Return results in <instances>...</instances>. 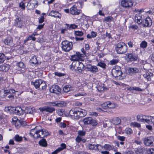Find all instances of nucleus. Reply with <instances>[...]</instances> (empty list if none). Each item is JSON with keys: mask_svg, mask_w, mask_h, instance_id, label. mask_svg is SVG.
Here are the masks:
<instances>
[{"mask_svg": "<svg viewBox=\"0 0 154 154\" xmlns=\"http://www.w3.org/2000/svg\"><path fill=\"white\" fill-rule=\"evenodd\" d=\"M118 61H119L117 60L113 59L110 61V64L112 65L116 64L118 62Z\"/></svg>", "mask_w": 154, "mask_h": 154, "instance_id": "59", "label": "nucleus"}, {"mask_svg": "<svg viewBox=\"0 0 154 154\" xmlns=\"http://www.w3.org/2000/svg\"><path fill=\"white\" fill-rule=\"evenodd\" d=\"M61 44L62 50L66 52L69 51L72 49L73 47L72 42L67 40L63 41Z\"/></svg>", "mask_w": 154, "mask_h": 154, "instance_id": "3", "label": "nucleus"}, {"mask_svg": "<svg viewBox=\"0 0 154 154\" xmlns=\"http://www.w3.org/2000/svg\"><path fill=\"white\" fill-rule=\"evenodd\" d=\"M54 74L55 75H57L59 77L63 76L64 75V74L63 73L57 72H55Z\"/></svg>", "mask_w": 154, "mask_h": 154, "instance_id": "61", "label": "nucleus"}, {"mask_svg": "<svg viewBox=\"0 0 154 154\" xmlns=\"http://www.w3.org/2000/svg\"><path fill=\"white\" fill-rule=\"evenodd\" d=\"M91 117H88L84 118L82 120L83 122L85 125H88L90 123L91 120Z\"/></svg>", "mask_w": 154, "mask_h": 154, "instance_id": "38", "label": "nucleus"}, {"mask_svg": "<svg viewBox=\"0 0 154 154\" xmlns=\"http://www.w3.org/2000/svg\"><path fill=\"white\" fill-rule=\"evenodd\" d=\"M113 19V17L110 16L105 17L104 19V21L107 22H109L112 21Z\"/></svg>", "mask_w": 154, "mask_h": 154, "instance_id": "48", "label": "nucleus"}, {"mask_svg": "<svg viewBox=\"0 0 154 154\" xmlns=\"http://www.w3.org/2000/svg\"><path fill=\"white\" fill-rule=\"evenodd\" d=\"M20 119H17V117H14L12 120L15 122V125L17 128H18L21 125L25 126L26 124V122L23 118L20 117Z\"/></svg>", "mask_w": 154, "mask_h": 154, "instance_id": "7", "label": "nucleus"}, {"mask_svg": "<svg viewBox=\"0 0 154 154\" xmlns=\"http://www.w3.org/2000/svg\"><path fill=\"white\" fill-rule=\"evenodd\" d=\"M91 34L92 38H94L96 36L97 33L96 32L92 31L91 32Z\"/></svg>", "mask_w": 154, "mask_h": 154, "instance_id": "64", "label": "nucleus"}, {"mask_svg": "<svg viewBox=\"0 0 154 154\" xmlns=\"http://www.w3.org/2000/svg\"><path fill=\"white\" fill-rule=\"evenodd\" d=\"M109 103V101L105 102L101 105V106L104 109H108V104Z\"/></svg>", "mask_w": 154, "mask_h": 154, "instance_id": "51", "label": "nucleus"}, {"mask_svg": "<svg viewBox=\"0 0 154 154\" xmlns=\"http://www.w3.org/2000/svg\"><path fill=\"white\" fill-rule=\"evenodd\" d=\"M17 66L21 69L22 71H20V72H22V71H24V70H22V69H24L25 67V66L23 63L21 62H19L17 63Z\"/></svg>", "mask_w": 154, "mask_h": 154, "instance_id": "39", "label": "nucleus"}, {"mask_svg": "<svg viewBox=\"0 0 154 154\" xmlns=\"http://www.w3.org/2000/svg\"><path fill=\"white\" fill-rule=\"evenodd\" d=\"M139 69L137 68H131L128 70V72L130 74H133L137 73Z\"/></svg>", "mask_w": 154, "mask_h": 154, "instance_id": "36", "label": "nucleus"}, {"mask_svg": "<svg viewBox=\"0 0 154 154\" xmlns=\"http://www.w3.org/2000/svg\"><path fill=\"white\" fill-rule=\"evenodd\" d=\"M39 109L42 112H46L49 113H52L54 111H55V109L52 107H49L48 106H45L39 108Z\"/></svg>", "mask_w": 154, "mask_h": 154, "instance_id": "16", "label": "nucleus"}, {"mask_svg": "<svg viewBox=\"0 0 154 154\" xmlns=\"http://www.w3.org/2000/svg\"><path fill=\"white\" fill-rule=\"evenodd\" d=\"M142 23L143 25L146 27L150 26L152 24V20L149 17H147L144 20L142 21Z\"/></svg>", "mask_w": 154, "mask_h": 154, "instance_id": "18", "label": "nucleus"}, {"mask_svg": "<svg viewBox=\"0 0 154 154\" xmlns=\"http://www.w3.org/2000/svg\"><path fill=\"white\" fill-rule=\"evenodd\" d=\"M6 59H8V58L3 53H0V63H3Z\"/></svg>", "mask_w": 154, "mask_h": 154, "instance_id": "35", "label": "nucleus"}, {"mask_svg": "<svg viewBox=\"0 0 154 154\" xmlns=\"http://www.w3.org/2000/svg\"><path fill=\"white\" fill-rule=\"evenodd\" d=\"M97 90L100 92H103V91L107 90V88H105L103 85L101 86L98 85L97 87Z\"/></svg>", "mask_w": 154, "mask_h": 154, "instance_id": "40", "label": "nucleus"}, {"mask_svg": "<svg viewBox=\"0 0 154 154\" xmlns=\"http://www.w3.org/2000/svg\"><path fill=\"white\" fill-rule=\"evenodd\" d=\"M22 137L21 136H20L18 134L16 135L14 137V140L18 142H20L22 141Z\"/></svg>", "mask_w": 154, "mask_h": 154, "instance_id": "43", "label": "nucleus"}, {"mask_svg": "<svg viewBox=\"0 0 154 154\" xmlns=\"http://www.w3.org/2000/svg\"><path fill=\"white\" fill-rule=\"evenodd\" d=\"M109 103L108 104V109H112L116 107V105L113 103H112L109 101Z\"/></svg>", "mask_w": 154, "mask_h": 154, "instance_id": "52", "label": "nucleus"}, {"mask_svg": "<svg viewBox=\"0 0 154 154\" xmlns=\"http://www.w3.org/2000/svg\"><path fill=\"white\" fill-rule=\"evenodd\" d=\"M48 15L58 18H60L61 17V14L58 11L53 10L51 11L49 13Z\"/></svg>", "mask_w": 154, "mask_h": 154, "instance_id": "26", "label": "nucleus"}, {"mask_svg": "<svg viewBox=\"0 0 154 154\" xmlns=\"http://www.w3.org/2000/svg\"><path fill=\"white\" fill-rule=\"evenodd\" d=\"M111 72L113 77L118 79H121V76L122 73L120 67L117 66L115 68H113Z\"/></svg>", "mask_w": 154, "mask_h": 154, "instance_id": "4", "label": "nucleus"}, {"mask_svg": "<svg viewBox=\"0 0 154 154\" xmlns=\"http://www.w3.org/2000/svg\"><path fill=\"white\" fill-rule=\"evenodd\" d=\"M133 2L131 0H122L121 5L122 7L125 8H131L133 5Z\"/></svg>", "mask_w": 154, "mask_h": 154, "instance_id": "8", "label": "nucleus"}, {"mask_svg": "<svg viewBox=\"0 0 154 154\" xmlns=\"http://www.w3.org/2000/svg\"><path fill=\"white\" fill-rule=\"evenodd\" d=\"M103 148L104 150L107 151H110L112 149V146L108 144H105L103 146Z\"/></svg>", "mask_w": 154, "mask_h": 154, "instance_id": "41", "label": "nucleus"}, {"mask_svg": "<svg viewBox=\"0 0 154 154\" xmlns=\"http://www.w3.org/2000/svg\"><path fill=\"white\" fill-rule=\"evenodd\" d=\"M38 2L36 0H30L28 2L27 7L28 9L32 10L38 6Z\"/></svg>", "mask_w": 154, "mask_h": 154, "instance_id": "9", "label": "nucleus"}, {"mask_svg": "<svg viewBox=\"0 0 154 154\" xmlns=\"http://www.w3.org/2000/svg\"><path fill=\"white\" fill-rule=\"evenodd\" d=\"M41 83H40L39 89L45 90L47 87L45 82L41 79Z\"/></svg>", "mask_w": 154, "mask_h": 154, "instance_id": "33", "label": "nucleus"}, {"mask_svg": "<svg viewBox=\"0 0 154 154\" xmlns=\"http://www.w3.org/2000/svg\"><path fill=\"white\" fill-rule=\"evenodd\" d=\"M10 68L9 65L4 64L0 66V71H2L7 72Z\"/></svg>", "mask_w": 154, "mask_h": 154, "instance_id": "24", "label": "nucleus"}, {"mask_svg": "<svg viewBox=\"0 0 154 154\" xmlns=\"http://www.w3.org/2000/svg\"><path fill=\"white\" fill-rule=\"evenodd\" d=\"M145 145L148 146H152L154 145V137H149L145 138L144 140Z\"/></svg>", "mask_w": 154, "mask_h": 154, "instance_id": "10", "label": "nucleus"}, {"mask_svg": "<svg viewBox=\"0 0 154 154\" xmlns=\"http://www.w3.org/2000/svg\"><path fill=\"white\" fill-rule=\"evenodd\" d=\"M92 66H93L91 64L87 65L86 66V68L87 69L88 71H90L91 69Z\"/></svg>", "mask_w": 154, "mask_h": 154, "instance_id": "63", "label": "nucleus"}, {"mask_svg": "<svg viewBox=\"0 0 154 154\" xmlns=\"http://www.w3.org/2000/svg\"><path fill=\"white\" fill-rule=\"evenodd\" d=\"M98 71V69L96 66H93L90 72L92 73H95Z\"/></svg>", "mask_w": 154, "mask_h": 154, "instance_id": "47", "label": "nucleus"}, {"mask_svg": "<svg viewBox=\"0 0 154 154\" xmlns=\"http://www.w3.org/2000/svg\"><path fill=\"white\" fill-rule=\"evenodd\" d=\"M39 23H43L44 20V18L43 16H41L39 18Z\"/></svg>", "mask_w": 154, "mask_h": 154, "instance_id": "60", "label": "nucleus"}, {"mask_svg": "<svg viewBox=\"0 0 154 154\" xmlns=\"http://www.w3.org/2000/svg\"><path fill=\"white\" fill-rule=\"evenodd\" d=\"M70 11L71 14L74 15H79L80 13V11L77 9L75 5L73 6L70 8Z\"/></svg>", "mask_w": 154, "mask_h": 154, "instance_id": "20", "label": "nucleus"}, {"mask_svg": "<svg viewBox=\"0 0 154 154\" xmlns=\"http://www.w3.org/2000/svg\"><path fill=\"white\" fill-rule=\"evenodd\" d=\"M71 60L72 61H73L72 64L75 62L77 61H79V59L81 57H84L83 54H81L79 52H76V54L73 55L71 56Z\"/></svg>", "mask_w": 154, "mask_h": 154, "instance_id": "13", "label": "nucleus"}, {"mask_svg": "<svg viewBox=\"0 0 154 154\" xmlns=\"http://www.w3.org/2000/svg\"><path fill=\"white\" fill-rule=\"evenodd\" d=\"M39 145L43 147H46L47 145V143L46 140L45 139H42L39 142Z\"/></svg>", "mask_w": 154, "mask_h": 154, "instance_id": "37", "label": "nucleus"}, {"mask_svg": "<svg viewBox=\"0 0 154 154\" xmlns=\"http://www.w3.org/2000/svg\"><path fill=\"white\" fill-rule=\"evenodd\" d=\"M153 74L152 73L150 72H147L145 74L143 75V77L146 78L148 81H151V77L152 76Z\"/></svg>", "mask_w": 154, "mask_h": 154, "instance_id": "32", "label": "nucleus"}, {"mask_svg": "<svg viewBox=\"0 0 154 154\" xmlns=\"http://www.w3.org/2000/svg\"><path fill=\"white\" fill-rule=\"evenodd\" d=\"M6 109L8 111L11 109L14 112H15V113L19 115L23 114L25 112L19 106L12 107L11 106H8L6 108Z\"/></svg>", "mask_w": 154, "mask_h": 154, "instance_id": "6", "label": "nucleus"}, {"mask_svg": "<svg viewBox=\"0 0 154 154\" xmlns=\"http://www.w3.org/2000/svg\"><path fill=\"white\" fill-rule=\"evenodd\" d=\"M144 122L149 123L150 122H154V117L143 115Z\"/></svg>", "mask_w": 154, "mask_h": 154, "instance_id": "22", "label": "nucleus"}, {"mask_svg": "<svg viewBox=\"0 0 154 154\" xmlns=\"http://www.w3.org/2000/svg\"><path fill=\"white\" fill-rule=\"evenodd\" d=\"M24 112L27 114H32L33 113V111L32 108L30 107H26L25 108Z\"/></svg>", "mask_w": 154, "mask_h": 154, "instance_id": "44", "label": "nucleus"}, {"mask_svg": "<svg viewBox=\"0 0 154 154\" xmlns=\"http://www.w3.org/2000/svg\"><path fill=\"white\" fill-rule=\"evenodd\" d=\"M147 45V42L145 41H143L140 44V47L143 48H146Z\"/></svg>", "mask_w": 154, "mask_h": 154, "instance_id": "46", "label": "nucleus"}, {"mask_svg": "<svg viewBox=\"0 0 154 154\" xmlns=\"http://www.w3.org/2000/svg\"><path fill=\"white\" fill-rule=\"evenodd\" d=\"M23 22L20 18H16L14 22V25L19 28H21L23 26Z\"/></svg>", "mask_w": 154, "mask_h": 154, "instance_id": "23", "label": "nucleus"}, {"mask_svg": "<svg viewBox=\"0 0 154 154\" xmlns=\"http://www.w3.org/2000/svg\"><path fill=\"white\" fill-rule=\"evenodd\" d=\"M10 68L9 65L4 64L0 66V71H2L7 72Z\"/></svg>", "mask_w": 154, "mask_h": 154, "instance_id": "25", "label": "nucleus"}, {"mask_svg": "<svg viewBox=\"0 0 154 154\" xmlns=\"http://www.w3.org/2000/svg\"><path fill=\"white\" fill-rule=\"evenodd\" d=\"M87 114L86 110L79 108L72 109L69 112V116L74 119H78L80 117H83Z\"/></svg>", "mask_w": 154, "mask_h": 154, "instance_id": "1", "label": "nucleus"}, {"mask_svg": "<svg viewBox=\"0 0 154 154\" xmlns=\"http://www.w3.org/2000/svg\"><path fill=\"white\" fill-rule=\"evenodd\" d=\"M52 106L58 107H63L66 106V103L63 101L51 102Z\"/></svg>", "mask_w": 154, "mask_h": 154, "instance_id": "21", "label": "nucleus"}, {"mask_svg": "<svg viewBox=\"0 0 154 154\" xmlns=\"http://www.w3.org/2000/svg\"><path fill=\"white\" fill-rule=\"evenodd\" d=\"M126 59L128 61H134L137 60V56L133 53H127L126 54Z\"/></svg>", "mask_w": 154, "mask_h": 154, "instance_id": "11", "label": "nucleus"}, {"mask_svg": "<svg viewBox=\"0 0 154 154\" xmlns=\"http://www.w3.org/2000/svg\"><path fill=\"white\" fill-rule=\"evenodd\" d=\"M41 79L37 80L35 82H32L31 84L34 85L36 89H39L40 83H41Z\"/></svg>", "mask_w": 154, "mask_h": 154, "instance_id": "28", "label": "nucleus"}, {"mask_svg": "<svg viewBox=\"0 0 154 154\" xmlns=\"http://www.w3.org/2000/svg\"><path fill=\"white\" fill-rule=\"evenodd\" d=\"M75 33L76 35L78 36H81L83 35V33L82 31H75Z\"/></svg>", "mask_w": 154, "mask_h": 154, "instance_id": "54", "label": "nucleus"}, {"mask_svg": "<svg viewBox=\"0 0 154 154\" xmlns=\"http://www.w3.org/2000/svg\"><path fill=\"white\" fill-rule=\"evenodd\" d=\"M91 121L89 124L93 126H96L97 125V122L96 120L93 119L92 118Z\"/></svg>", "mask_w": 154, "mask_h": 154, "instance_id": "49", "label": "nucleus"}, {"mask_svg": "<svg viewBox=\"0 0 154 154\" xmlns=\"http://www.w3.org/2000/svg\"><path fill=\"white\" fill-rule=\"evenodd\" d=\"M86 134V131L83 130H79L78 131V135L76 138V141L79 143L82 141V137L84 136Z\"/></svg>", "mask_w": 154, "mask_h": 154, "instance_id": "15", "label": "nucleus"}, {"mask_svg": "<svg viewBox=\"0 0 154 154\" xmlns=\"http://www.w3.org/2000/svg\"><path fill=\"white\" fill-rule=\"evenodd\" d=\"M12 39L11 37H8L6 39H5L4 43L5 44L8 45H11L12 43Z\"/></svg>", "mask_w": 154, "mask_h": 154, "instance_id": "34", "label": "nucleus"}, {"mask_svg": "<svg viewBox=\"0 0 154 154\" xmlns=\"http://www.w3.org/2000/svg\"><path fill=\"white\" fill-rule=\"evenodd\" d=\"M100 146V148H102V146L100 144L95 145L93 143H89L88 145V147L89 149L94 150L97 151L99 149V146Z\"/></svg>", "mask_w": 154, "mask_h": 154, "instance_id": "19", "label": "nucleus"}, {"mask_svg": "<svg viewBox=\"0 0 154 154\" xmlns=\"http://www.w3.org/2000/svg\"><path fill=\"white\" fill-rule=\"evenodd\" d=\"M117 138L118 140L122 141H123L125 140V137L124 136H118L117 137Z\"/></svg>", "mask_w": 154, "mask_h": 154, "instance_id": "62", "label": "nucleus"}, {"mask_svg": "<svg viewBox=\"0 0 154 154\" xmlns=\"http://www.w3.org/2000/svg\"><path fill=\"white\" fill-rule=\"evenodd\" d=\"M112 123L114 125H119L121 124V120L118 117H115L112 120Z\"/></svg>", "mask_w": 154, "mask_h": 154, "instance_id": "30", "label": "nucleus"}, {"mask_svg": "<svg viewBox=\"0 0 154 154\" xmlns=\"http://www.w3.org/2000/svg\"><path fill=\"white\" fill-rule=\"evenodd\" d=\"M97 66H99L103 68H105L106 66V64L103 62H100L98 63Z\"/></svg>", "mask_w": 154, "mask_h": 154, "instance_id": "55", "label": "nucleus"}, {"mask_svg": "<svg viewBox=\"0 0 154 154\" xmlns=\"http://www.w3.org/2000/svg\"><path fill=\"white\" fill-rule=\"evenodd\" d=\"M127 46L124 42H120L115 46V51L119 54H123L127 51Z\"/></svg>", "mask_w": 154, "mask_h": 154, "instance_id": "2", "label": "nucleus"}, {"mask_svg": "<svg viewBox=\"0 0 154 154\" xmlns=\"http://www.w3.org/2000/svg\"><path fill=\"white\" fill-rule=\"evenodd\" d=\"M125 133L127 134H131L133 133L132 129L129 128H126L125 129Z\"/></svg>", "mask_w": 154, "mask_h": 154, "instance_id": "50", "label": "nucleus"}, {"mask_svg": "<svg viewBox=\"0 0 154 154\" xmlns=\"http://www.w3.org/2000/svg\"><path fill=\"white\" fill-rule=\"evenodd\" d=\"M137 121L144 122L143 115H138L137 117Z\"/></svg>", "mask_w": 154, "mask_h": 154, "instance_id": "53", "label": "nucleus"}, {"mask_svg": "<svg viewBox=\"0 0 154 154\" xmlns=\"http://www.w3.org/2000/svg\"><path fill=\"white\" fill-rule=\"evenodd\" d=\"M49 135L48 132L45 129L37 130V134L35 135V139L38 138H42L48 136Z\"/></svg>", "mask_w": 154, "mask_h": 154, "instance_id": "5", "label": "nucleus"}, {"mask_svg": "<svg viewBox=\"0 0 154 154\" xmlns=\"http://www.w3.org/2000/svg\"><path fill=\"white\" fill-rule=\"evenodd\" d=\"M50 91L51 92L59 94L60 93L61 89L58 85H53L50 88Z\"/></svg>", "mask_w": 154, "mask_h": 154, "instance_id": "14", "label": "nucleus"}, {"mask_svg": "<svg viewBox=\"0 0 154 154\" xmlns=\"http://www.w3.org/2000/svg\"><path fill=\"white\" fill-rule=\"evenodd\" d=\"M66 146L65 144L64 143H62L61 144V147L58 148L61 151L63 149H65L66 148Z\"/></svg>", "mask_w": 154, "mask_h": 154, "instance_id": "57", "label": "nucleus"}, {"mask_svg": "<svg viewBox=\"0 0 154 154\" xmlns=\"http://www.w3.org/2000/svg\"><path fill=\"white\" fill-rule=\"evenodd\" d=\"M75 66L77 67V70L79 72H82L85 70V65L79 61H77L75 62Z\"/></svg>", "mask_w": 154, "mask_h": 154, "instance_id": "17", "label": "nucleus"}, {"mask_svg": "<svg viewBox=\"0 0 154 154\" xmlns=\"http://www.w3.org/2000/svg\"><path fill=\"white\" fill-rule=\"evenodd\" d=\"M63 91L64 92L66 93L70 90V89L68 87H67V86L66 85L63 88Z\"/></svg>", "mask_w": 154, "mask_h": 154, "instance_id": "58", "label": "nucleus"}, {"mask_svg": "<svg viewBox=\"0 0 154 154\" xmlns=\"http://www.w3.org/2000/svg\"><path fill=\"white\" fill-rule=\"evenodd\" d=\"M38 130L37 127H36L30 130V134L31 137H33L35 139V135L37 134Z\"/></svg>", "mask_w": 154, "mask_h": 154, "instance_id": "31", "label": "nucleus"}, {"mask_svg": "<svg viewBox=\"0 0 154 154\" xmlns=\"http://www.w3.org/2000/svg\"><path fill=\"white\" fill-rule=\"evenodd\" d=\"M66 25L67 27V29H75L77 27V26L74 24L69 25V24H66Z\"/></svg>", "mask_w": 154, "mask_h": 154, "instance_id": "42", "label": "nucleus"}, {"mask_svg": "<svg viewBox=\"0 0 154 154\" xmlns=\"http://www.w3.org/2000/svg\"><path fill=\"white\" fill-rule=\"evenodd\" d=\"M141 18L142 16L140 14H136L135 17V21L137 22L138 24H140L142 23Z\"/></svg>", "mask_w": 154, "mask_h": 154, "instance_id": "27", "label": "nucleus"}, {"mask_svg": "<svg viewBox=\"0 0 154 154\" xmlns=\"http://www.w3.org/2000/svg\"><path fill=\"white\" fill-rule=\"evenodd\" d=\"M19 7L23 9H25L26 6L25 3L23 2H21L19 4Z\"/></svg>", "mask_w": 154, "mask_h": 154, "instance_id": "56", "label": "nucleus"}, {"mask_svg": "<svg viewBox=\"0 0 154 154\" xmlns=\"http://www.w3.org/2000/svg\"><path fill=\"white\" fill-rule=\"evenodd\" d=\"M144 149L143 148H138L135 151L136 154H143Z\"/></svg>", "mask_w": 154, "mask_h": 154, "instance_id": "45", "label": "nucleus"}, {"mask_svg": "<svg viewBox=\"0 0 154 154\" xmlns=\"http://www.w3.org/2000/svg\"><path fill=\"white\" fill-rule=\"evenodd\" d=\"M15 93L14 90H5L2 89L0 90V97L2 98H4L5 97L11 94H13Z\"/></svg>", "mask_w": 154, "mask_h": 154, "instance_id": "12", "label": "nucleus"}, {"mask_svg": "<svg viewBox=\"0 0 154 154\" xmlns=\"http://www.w3.org/2000/svg\"><path fill=\"white\" fill-rule=\"evenodd\" d=\"M30 62L34 65H38L41 63L40 62H38L37 60V58L35 56H33L30 60Z\"/></svg>", "mask_w": 154, "mask_h": 154, "instance_id": "29", "label": "nucleus"}]
</instances>
